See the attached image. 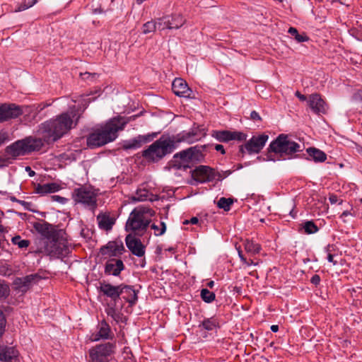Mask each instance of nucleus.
Wrapping results in <instances>:
<instances>
[{"label": "nucleus", "instance_id": "9b49d317", "mask_svg": "<svg viewBox=\"0 0 362 362\" xmlns=\"http://www.w3.org/2000/svg\"><path fill=\"white\" fill-rule=\"evenodd\" d=\"M192 177L199 182H205L216 177L214 169L206 165H199L192 172Z\"/></svg>", "mask_w": 362, "mask_h": 362}, {"label": "nucleus", "instance_id": "f8f14e48", "mask_svg": "<svg viewBox=\"0 0 362 362\" xmlns=\"http://www.w3.org/2000/svg\"><path fill=\"white\" fill-rule=\"evenodd\" d=\"M124 250V247L122 243L110 241L100 248V252L106 257H114L122 255Z\"/></svg>", "mask_w": 362, "mask_h": 362}, {"label": "nucleus", "instance_id": "9d476101", "mask_svg": "<svg viewBox=\"0 0 362 362\" xmlns=\"http://www.w3.org/2000/svg\"><path fill=\"white\" fill-rule=\"evenodd\" d=\"M25 112L23 107L14 103L0 104V123L16 119Z\"/></svg>", "mask_w": 362, "mask_h": 362}, {"label": "nucleus", "instance_id": "3c124183", "mask_svg": "<svg viewBox=\"0 0 362 362\" xmlns=\"http://www.w3.org/2000/svg\"><path fill=\"white\" fill-rule=\"evenodd\" d=\"M310 282L315 286L318 285L320 282V276L317 274L313 275L310 279Z\"/></svg>", "mask_w": 362, "mask_h": 362}, {"label": "nucleus", "instance_id": "37998d69", "mask_svg": "<svg viewBox=\"0 0 362 362\" xmlns=\"http://www.w3.org/2000/svg\"><path fill=\"white\" fill-rule=\"evenodd\" d=\"M38 0H32V1H28V3L24 2L23 4H20L16 9L15 12H20L22 11H25L33 6H34Z\"/></svg>", "mask_w": 362, "mask_h": 362}, {"label": "nucleus", "instance_id": "72a5a7b5", "mask_svg": "<svg viewBox=\"0 0 362 362\" xmlns=\"http://www.w3.org/2000/svg\"><path fill=\"white\" fill-rule=\"evenodd\" d=\"M288 33H290L292 36L294 37L295 40L298 42H306L309 40V37L305 34H299L297 29L293 27H291L288 30Z\"/></svg>", "mask_w": 362, "mask_h": 362}, {"label": "nucleus", "instance_id": "79ce46f5", "mask_svg": "<svg viewBox=\"0 0 362 362\" xmlns=\"http://www.w3.org/2000/svg\"><path fill=\"white\" fill-rule=\"evenodd\" d=\"M161 228L153 223L151 227L154 230V234L156 236L163 235L166 230V225L164 222H160Z\"/></svg>", "mask_w": 362, "mask_h": 362}, {"label": "nucleus", "instance_id": "6e6d98bb", "mask_svg": "<svg viewBox=\"0 0 362 362\" xmlns=\"http://www.w3.org/2000/svg\"><path fill=\"white\" fill-rule=\"evenodd\" d=\"M52 198L54 200H56L60 203H64V200L65 199L64 198H63L60 196H58V195L52 196Z\"/></svg>", "mask_w": 362, "mask_h": 362}, {"label": "nucleus", "instance_id": "de8ad7c7", "mask_svg": "<svg viewBox=\"0 0 362 362\" xmlns=\"http://www.w3.org/2000/svg\"><path fill=\"white\" fill-rule=\"evenodd\" d=\"M334 245H329L327 246V260L332 263L333 265H337L338 263L337 261L334 260V255H332L331 252L333 250Z\"/></svg>", "mask_w": 362, "mask_h": 362}, {"label": "nucleus", "instance_id": "052dcab7", "mask_svg": "<svg viewBox=\"0 0 362 362\" xmlns=\"http://www.w3.org/2000/svg\"><path fill=\"white\" fill-rule=\"evenodd\" d=\"M93 11L94 13H101L103 12V9H102L100 7L93 8Z\"/></svg>", "mask_w": 362, "mask_h": 362}, {"label": "nucleus", "instance_id": "8fccbe9b", "mask_svg": "<svg viewBox=\"0 0 362 362\" xmlns=\"http://www.w3.org/2000/svg\"><path fill=\"white\" fill-rule=\"evenodd\" d=\"M250 118L254 121H260L262 119L259 113L257 112H256L255 110H253L251 112Z\"/></svg>", "mask_w": 362, "mask_h": 362}, {"label": "nucleus", "instance_id": "680f3d73", "mask_svg": "<svg viewBox=\"0 0 362 362\" xmlns=\"http://www.w3.org/2000/svg\"><path fill=\"white\" fill-rule=\"evenodd\" d=\"M271 330L273 332H278L279 330V326L278 325H273L271 326Z\"/></svg>", "mask_w": 362, "mask_h": 362}, {"label": "nucleus", "instance_id": "c03bdc74", "mask_svg": "<svg viewBox=\"0 0 362 362\" xmlns=\"http://www.w3.org/2000/svg\"><path fill=\"white\" fill-rule=\"evenodd\" d=\"M6 320L1 310H0V338L2 337L5 331Z\"/></svg>", "mask_w": 362, "mask_h": 362}, {"label": "nucleus", "instance_id": "ea45409f", "mask_svg": "<svg viewBox=\"0 0 362 362\" xmlns=\"http://www.w3.org/2000/svg\"><path fill=\"white\" fill-rule=\"evenodd\" d=\"M156 30H157L156 21H148L144 23L142 27V33L144 34H148L154 32Z\"/></svg>", "mask_w": 362, "mask_h": 362}, {"label": "nucleus", "instance_id": "20e7f679", "mask_svg": "<svg viewBox=\"0 0 362 362\" xmlns=\"http://www.w3.org/2000/svg\"><path fill=\"white\" fill-rule=\"evenodd\" d=\"M300 151L302 148L298 143L293 141L288 134H281L269 145L267 159L272 161L292 159Z\"/></svg>", "mask_w": 362, "mask_h": 362}, {"label": "nucleus", "instance_id": "a19ab883", "mask_svg": "<svg viewBox=\"0 0 362 362\" xmlns=\"http://www.w3.org/2000/svg\"><path fill=\"white\" fill-rule=\"evenodd\" d=\"M13 244L17 245L20 248H25L28 247L30 242L28 240H21L20 236H16L12 238Z\"/></svg>", "mask_w": 362, "mask_h": 362}, {"label": "nucleus", "instance_id": "2eb2a0df", "mask_svg": "<svg viewBox=\"0 0 362 362\" xmlns=\"http://www.w3.org/2000/svg\"><path fill=\"white\" fill-rule=\"evenodd\" d=\"M172 90L173 93L183 98H192V90L189 88L187 83L181 78H176L172 83Z\"/></svg>", "mask_w": 362, "mask_h": 362}, {"label": "nucleus", "instance_id": "2f4dec72", "mask_svg": "<svg viewBox=\"0 0 362 362\" xmlns=\"http://www.w3.org/2000/svg\"><path fill=\"white\" fill-rule=\"evenodd\" d=\"M213 136L221 142H227L232 140V132L230 131H216Z\"/></svg>", "mask_w": 362, "mask_h": 362}, {"label": "nucleus", "instance_id": "c756f323", "mask_svg": "<svg viewBox=\"0 0 362 362\" xmlns=\"http://www.w3.org/2000/svg\"><path fill=\"white\" fill-rule=\"evenodd\" d=\"M153 194L146 189H138L135 195L133 197L134 200L138 202H144L147 200L153 201Z\"/></svg>", "mask_w": 362, "mask_h": 362}, {"label": "nucleus", "instance_id": "e433bc0d", "mask_svg": "<svg viewBox=\"0 0 362 362\" xmlns=\"http://www.w3.org/2000/svg\"><path fill=\"white\" fill-rule=\"evenodd\" d=\"M10 293V288L5 281L0 279V301L6 299Z\"/></svg>", "mask_w": 362, "mask_h": 362}, {"label": "nucleus", "instance_id": "f257e3e1", "mask_svg": "<svg viewBox=\"0 0 362 362\" xmlns=\"http://www.w3.org/2000/svg\"><path fill=\"white\" fill-rule=\"evenodd\" d=\"M74 117L75 114L73 112H64L54 119L42 123L39 131L42 139L30 136L18 140L5 148L6 153L12 158H16L40 150L44 142L48 144L55 142L72 128Z\"/></svg>", "mask_w": 362, "mask_h": 362}, {"label": "nucleus", "instance_id": "6e6552de", "mask_svg": "<svg viewBox=\"0 0 362 362\" xmlns=\"http://www.w3.org/2000/svg\"><path fill=\"white\" fill-rule=\"evenodd\" d=\"M115 343L107 342L95 346L89 350L90 362H109V357L114 354Z\"/></svg>", "mask_w": 362, "mask_h": 362}, {"label": "nucleus", "instance_id": "49530a36", "mask_svg": "<svg viewBox=\"0 0 362 362\" xmlns=\"http://www.w3.org/2000/svg\"><path fill=\"white\" fill-rule=\"evenodd\" d=\"M247 135L240 132H232V140L245 141L246 140Z\"/></svg>", "mask_w": 362, "mask_h": 362}, {"label": "nucleus", "instance_id": "1a4fd4ad", "mask_svg": "<svg viewBox=\"0 0 362 362\" xmlns=\"http://www.w3.org/2000/svg\"><path fill=\"white\" fill-rule=\"evenodd\" d=\"M268 139L269 136L265 134L253 136L245 143L244 146L240 147V151L243 153L244 149H246L249 154L259 153L265 146Z\"/></svg>", "mask_w": 362, "mask_h": 362}, {"label": "nucleus", "instance_id": "b1692460", "mask_svg": "<svg viewBox=\"0 0 362 362\" xmlns=\"http://www.w3.org/2000/svg\"><path fill=\"white\" fill-rule=\"evenodd\" d=\"M45 251L52 257L59 258L63 255V248L57 242H51L47 245Z\"/></svg>", "mask_w": 362, "mask_h": 362}, {"label": "nucleus", "instance_id": "7c9ffc66", "mask_svg": "<svg viewBox=\"0 0 362 362\" xmlns=\"http://www.w3.org/2000/svg\"><path fill=\"white\" fill-rule=\"evenodd\" d=\"M40 277L39 275L34 274L28 275L25 277L19 279L21 287H28L31 284L36 283Z\"/></svg>", "mask_w": 362, "mask_h": 362}, {"label": "nucleus", "instance_id": "f3484780", "mask_svg": "<svg viewBox=\"0 0 362 362\" xmlns=\"http://www.w3.org/2000/svg\"><path fill=\"white\" fill-rule=\"evenodd\" d=\"M119 299L122 298L129 303L131 306L136 304L138 297L136 291L133 286L124 285L123 284L119 285Z\"/></svg>", "mask_w": 362, "mask_h": 362}, {"label": "nucleus", "instance_id": "7ed1b4c3", "mask_svg": "<svg viewBox=\"0 0 362 362\" xmlns=\"http://www.w3.org/2000/svg\"><path fill=\"white\" fill-rule=\"evenodd\" d=\"M127 121L122 117H116L90 133L87 139V145L90 148H95L112 142L117 137V132L122 130Z\"/></svg>", "mask_w": 362, "mask_h": 362}, {"label": "nucleus", "instance_id": "e2e57ef3", "mask_svg": "<svg viewBox=\"0 0 362 362\" xmlns=\"http://www.w3.org/2000/svg\"><path fill=\"white\" fill-rule=\"evenodd\" d=\"M252 264H253V265H257V263H255V262H253V260H252V259H249V260L247 261V264H246V266H248V267H249V266H251V265H252Z\"/></svg>", "mask_w": 362, "mask_h": 362}, {"label": "nucleus", "instance_id": "0e129e2a", "mask_svg": "<svg viewBox=\"0 0 362 362\" xmlns=\"http://www.w3.org/2000/svg\"><path fill=\"white\" fill-rule=\"evenodd\" d=\"M214 286V281H210L207 283V286L209 287V288H213Z\"/></svg>", "mask_w": 362, "mask_h": 362}, {"label": "nucleus", "instance_id": "dca6fc26", "mask_svg": "<svg viewBox=\"0 0 362 362\" xmlns=\"http://www.w3.org/2000/svg\"><path fill=\"white\" fill-rule=\"evenodd\" d=\"M308 105L313 112L317 115L325 114L327 110V105L320 95L317 93L311 94L308 100Z\"/></svg>", "mask_w": 362, "mask_h": 362}, {"label": "nucleus", "instance_id": "c85d7f7f", "mask_svg": "<svg viewBox=\"0 0 362 362\" xmlns=\"http://www.w3.org/2000/svg\"><path fill=\"white\" fill-rule=\"evenodd\" d=\"M244 247L245 251L252 255L258 254L261 250L260 245L250 240L245 241Z\"/></svg>", "mask_w": 362, "mask_h": 362}, {"label": "nucleus", "instance_id": "412c9836", "mask_svg": "<svg viewBox=\"0 0 362 362\" xmlns=\"http://www.w3.org/2000/svg\"><path fill=\"white\" fill-rule=\"evenodd\" d=\"M33 228L38 233L47 238H53L55 235L54 226L45 221L34 223Z\"/></svg>", "mask_w": 362, "mask_h": 362}, {"label": "nucleus", "instance_id": "473e14b6", "mask_svg": "<svg viewBox=\"0 0 362 362\" xmlns=\"http://www.w3.org/2000/svg\"><path fill=\"white\" fill-rule=\"evenodd\" d=\"M156 28L158 30H163L169 29V18L168 16H165L161 18H158L156 20Z\"/></svg>", "mask_w": 362, "mask_h": 362}, {"label": "nucleus", "instance_id": "f704fd0d", "mask_svg": "<svg viewBox=\"0 0 362 362\" xmlns=\"http://www.w3.org/2000/svg\"><path fill=\"white\" fill-rule=\"evenodd\" d=\"M200 296L202 299L207 303L213 302L216 298L215 293L209 291L207 288H202L201 290Z\"/></svg>", "mask_w": 362, "mask_h": 362}, {"label": "nucleus", "instance_id": "6ab92c4d", "mask_svg": "<svg viewBox=\"0 0 362 362\" xmlns=\"http://www.w3.org/2000/svg\"><path fill=\"white\" fill-rule=\"evenodd\" d=\"M124 269L123 262L119 259L110 258L105 266V273L107 275L118 276Z\"/></svg>", "mask_w": 362, "mask_h": 362}, {"label": "nucleus", "instance_id": "864d4df0", "mask_svg": "<svg viewBox=\"0 0 362 362\" xmlns=\"http://www.w3.org/2000/svg\"><path fill=\"white\" fill-rule=\"evenodd\" d=\"M295 95L301 101L306 100V96L301 94L299 91H296Z\"/></svg>", "mask_w": 362, "mask_h": 362}, {"label": "nucleus", "instance_id": "774afa93", "mask_svg": "<svg viewBox=\"0 0 362 362\" xmlns=\"http://www.w3.org/2000/svg\"><path fill=\"white\" fill-rule=\"evenodd\" d=\"M243 264H247V259L245 257V258H242V260H240Z\"/></svg>", "mask_w": 362, "mask_h": 362}, {"label": "nucleus", "instance_id": "5fc2aeb1", "mask_svg": "<svg viewBox=\"0 0 362 362\" xmlns=\"http://www.w3.org/2000/svg\"><path fill=\"white\" fill-rule=\"evenodd\" d=\"M215 149L217 151H220L222 154H225V150L223 145L221 144H216L215 146Z\"/></svg>", "mask_w": 362, "mask_h": 362}, {"label": "nucleus", "instance_id": "09e8293b", "mask_svg": "<svg viewBox=\"0 0 362 362\" xmlns=\"http://www.w3.org/2000/svg\"><path fill=\"white\" fill-rule=\"evenodd\" d=\"M232 173L231 170H226L222 171L221 173H216V179L218 180H221L225 177H227L228 175H230Z\"/></svg>", "mask_w": 362, "mask_h": 362}, {"label": "nucleus", "instance_id": "aec40b11", "mask_svg": "<svg viewBox=\"0 0 362 362\" xmlns=\"http://www.w3.org/2000/svg\"><path fill=\"white\" fill-rule=\"evenodd\" d=\"M98 332L93 335L92 340L112 339L114 334L111 331L110 325L105 321H101L98 325Z\"/></svg>", "mask_w": 362, "mask_h": 362}, {"label": "nucleus", "instance_id": "a878e982", "mask_svg": "<svg viewBox=\"0 0 362 362\" xmlns=\"http://www.w3.org/2000/svg\"><path fill=\"white\" fill-rule=\"evenodd\" d=\"M169 30L179 29L186 22V19L181 14H173L168 16Z\"/></svg>", "mask_w": 362, "mask_h": 362}, {"label": "nucleus", "instance_id": "4c0bfd02", "mask_svg": "<svg viewBox=\"0 0 362 362\" xmlns=\"http://www.w3.org/2000/svg\"><path fill=\"white\" fill-rule=\"evenodd\" d=\"M105 312L107 315L110 316L115 321L118 322L121 320L122 315L115 309V305L108 306L105 309Z\"/></svg>", "mask_w": 362, "mask_h": 362}, {"label": "nucleus", "instance_id": "39448f33", "mask_svg": "<svg viewBox=\"0 0 362 362\" xmlns=\"http://www.w3.org/2000/svg\"><path fill=\"white\" fill-rule=\"evenodd\" d=\"M154 211L149 207L138 206L133 209L125 225V230L142 235L147 229Z\"/></svg>", "mask_w": 362, "mask_h": 362}, {"label": "nucleus", "instance_id": "bb28decb", "mask_svg": "<svg viewBox=\"0 0 362 362\" xmlns=\"http://www.w3.org/2000/svg\"><path fill=\"white\" fill-rule=\"evenodd\" d=\"M59 190V185L56 183H47L44 185H37L35 188V192L37 194H45L47 193H52Z\"/></svg>", "mask_w": 362, "mask_h": 362}, {"label": "nucleus", "instance_id": "ddd939ff", "mask_svg": "<svg viewBox=\"0 0 362 362\" xmlns=\"http://www.w3.org/2000/svg\"><path fill=\"white\" fill-rule=\"evenodd\" d=\"M125 243L127 248L132 253L139 257H143L145 254V246L142 244L141 241L129 234L125 238Z\"/></svg>", "mask_w": 362, "mask_h": 362}, {"label": "nucleus", "instance_id": "cd10ccee", "mask_svg": "<svg viewBox=\"0 0 362 362\" xmlns=\"http://www.w3.org/2000/svg\"><path fill=\"white\" fill-rule=\"evenodd\" d=\"M203 327L207 331H213L219 327L217 320L214 317L204 319L199 325V327Z\"/></svg>", "mask_w": 362, "mask_h": 362}, {"label": "nucleus", "instance_id": "0eeeda50", "mask_svg": "<svg viewBox=\"0 0 362 362\" xmlns=\"http://www.w3.org/2000/svg\"><path fill=\"white\" fill-rule=\"evenodd\" d=\"M97 194L89 187L82 186L74 189L72 198L76 203L82 204L91 210L97 207Z\"/></svg>", "mask_w": 362, "mask_h": 362}, {"label": "nucleus", "instance_id": "393cba45", "mask_svg": "<svg viewBox=\"0 0 362 362\" xmlns=\"http://www.w3.org/2000/svg\"><path fill=\"white\" fill-rule=\"evenodd\" d=\"M306 151L311 159L316 163H322L327 159L326 153L315 147H310L306 149Z\"/></svg>", "mask_w": 362, "mask_h": 362}, {"label": "nucleus", "instance_id": "5701e85b", "mask_svg": "<svg viewBox=\"0 0 362 362\" xmlns=\"http://www.w3.org/2000/svg\"><path fill=\"white\" fill-rule=\"evenodd\" d=\"M99 228L105 230L112 229L115 224V218L110 217L107 214H101L97 216Z\"/></svg>", "mask_w": 362, "mask_h": 362}, {"label": "nucleus", "instance_id": "4be33fe9", "mask_svg": "<svg viewBox=\"0 0 362 362\" xmlns=\"http://www.w3.org/2000/svg\"><path fill=\"white\" fill-rule=\"evenodd\" d=\"M18 356V351L14 348L0 346V361L13 362Z\"/></svg>", "mask_w": 362, "mask_h": 362}, {"label": "nucleus", "instance_id": "603ef678", "mask_svg": "<svg viewBox=\"0 0 362 362\" xmlns=\"http://www.w3.org/2000/svg\"><path fill=\"white\" fill-rule=\"evenodd\" d=\"M329 200L332 204H334L338 202V197L335 194L330 195Z\"/></svg>", "mask_w": 362, "mask_h": 362}, {"label": "nucleus", "instance_id": "f03ea898", "mask_svg": "<svg viewBox=\"0 0 362 362\" xmlns=\"http://www.w3.org/2000/svg\"><path fill=\"white\" fill-rule=\"evenodd\" d=\"M197 131L183 132L177 135H162L158 140L151 144L142 151V156L148 161L156 163L165 156L170 154L178 147L181 142L192 144L201 139Z\"/></svg>", "mask_w": 362, "mask_h": 362}, {"label": "nucleus", "instance_id": "a211bd4d", "mask_svg": "<svg viewBox=\"0 0 362 362\" xmlns=\"http://www.w3.org/2000/svg\"><path fill=\"white\" fill-rule=\"evenodd\" d=\"M119 285L113 286L105 281L100 283L99 290L105 296L110 298L115 305L119 300Z\"/></svg>", "mask_w": 362, "mask_h": 362}, {"label": "nucleus", "instance_id": "58836bf2", "mask_svg": "<svg viewBox=\"0 0 362 362\" xmlns=\"http://www.w3.org/2000/svg\"><path fill=\"white\" fill-rule=\"evenodd\" d=\"M305 233L307 234H313L318 230L317 226L312 221H306L303 226Z\"/></svg>", "mask_w": 362, "mask_h": 362}, {"label": "nucleus", "instance_id": "a18cd8bd", "mask_svg": "<svg viewBox=\"0 0 362 362\" xmlns=\"http://www.w3.org/2000/svg\"><path fill=\"white\" fill-rule=\"evenodd\" d=\"M80 76L83 80L87 81L89 80L90 81H93L95 80L98 77V74L96 73H89V72H85V73H81Z\"/></svg>", "mask_w": 362, "mask_h": 362}, {"label": "nucleus", "instance_id": "4d7b16f0", "mask_svg": "<svg viewBox=\"0 0 362 362\" xmlns=\"http://www.w3.org/2000/svg\"><path fill=\"white\" fill-rule=\"evenodd\" d=\"M25 170L28 173L30 177H33L35 174V173L33 170H32L31 168L29 166H27L25 168Z\"/></svg>", "mask_w": 362, "mask_h": 362}, {"label": "nucleus", "instance_id": "c9c22d12", "mask_svg": "<svg viewBox=\"0 0 362 362\" xmlns=\"http://www.w3.org/2000/svg\"><path fill=\"white\" fill-rule=\"evenodd\" d=\"M233 202V199L230 198L221 197L217 202V206L219 209H223L224 211H228L230 210Z\"/></svg>", "mask_w": 362, "mask_h": 362}, {"label": "nucleus", "instance_id": "69168bd1", "mask_svg": "<svg viewBox=\"0 0 362 362\" xmlns=\"http://www.w3.org/2000/svg\"><path fill=\"white\" fill-rule=\"evenodd\" d=\"M238 256L240 260H242V258H245L244 255H243V252L240 250H238Z\"/></svg>", "mask_w": 362, "mask_h": 362}, {"label": "nucleus", "instance_id": "423d86ee", "mask_svg": "<svg viewBox=\"0 0 362 362\" xmlns=\"http://www.w3.org/2000/svg\"><path fill=\"white\" fill-rule=\"evenodd\" d=\"M204 147L195 146L181 151L174 155L173 158L178 168H189L190 165L201 162L204 159L202 150Z\"/></svg>", "mask_w": 362, "mask_h": 362}, {"label": "nucleus", "instance_id": "338daca9", "mask_svg": "<svg viewBox=\"0 0 362 362\" xmlns=\"http://www.w3.org/2000/svg\"><path fill=\"white\" fill-rule=\"evenodd\" d=\"M350 214V213L348 211H344L342 214H341V216H347Z\"/></svg>", "mask_w": 362, "mask_h": 362}, {"label": "nucleus", "instance_id": "4468645a", "mask_svg": "<svg viewBox=\"0 0 362 362\" xmlns=\"http://www.w3.org/2000/svg\"><path fill=\"white\" fill-rule=\"evenodd\" d=\"M156 134L139 135L132 139L124 141L122 144V148L125 150L137 149L140 148L143 144L151 141Z\"/></svg>", "mask_w": 362, "mask_h": 362}, {"label": "nucleus", "instance_id": "13d9d810", "mask_svg": "<svg viewBox=\"0 0 362 362\" xmlns=\"http://www.w3.org/2000/svg\"><path fill=\"white\" fill-rule=\"evenodd\" d=\"M191 224H197L199 222V219L197 217H192L189 220Z\"/></svg>", "mask_w": 362, "mask_h": 362}, {"label": "nucleus", "instance_id": "bf43d9fd", "mask_svg": "<svg viewBox=\"0 0 362 362\" xmlns=\"http://www.w3.org/2000/svg\"><path fill=\"white\" fill-rule=\"evenodd\" d=\"M6 137L4 134L0 133V146L4 143Z\"/></svg>", "mask_w": 362, "mask_h": 362}]
</instances>
